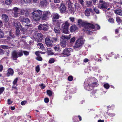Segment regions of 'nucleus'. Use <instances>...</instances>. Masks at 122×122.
Masks as SVG:
<instances>
[{
    "label": "nucleus",
    "mask_w": 122,
    "mask_h": 122,
    "mask_svg": "<svg viewBox=\"0 0 122 122\" xmlns=\"http://www.w3.org/2000/svg\"><path fill=\"white\" fill-rule=\"evenodd\" d=\"M109 6V3L107 2H103L102 4H99L98 7L99 8L103 10L107 9Z\"/></svg>",
    "instance_id": "obj_12"
},
{
    "label": "nucleus",
    "mask_w": 122,
    "mask_h": 122,
    "mask_svg": "<svg viewBox=\"0 0 122 122\" xmlns=\"http://www.w3.org/2000/svg\"><path fill=\"white\" fill-rule=\"evenodd\" d=\"M36 59L37 60L40 61H41L42 60V58L40 56H37L36 58Z\"/></svg>",
    "instance_id": "obj_40"
},
{
    "label": "nucleus",
    "mask_w": 122,
    "mask_h": 122,
    "mask_svg": "<svg viewBox=\"0 0 122 122\" xmlns=\"http://www.w3.org/2000/svg\"><path fill=\"white\" fill-rule=\"evenodd\" d=\"M69 19L70 20L71 22H73L74 21L75 18L74 17H70L69 18Z\"/></svg>",
    "instance_id": "obj_47"
},
{
    "label": "nucleus",
    "mask_w": 122,
    "mask_h": 122,
    "mask_svg": "<svg viewBox=\"0 0 122 122\" xmlns=\"http://www.w3.org/2000/svg\"><path fill=\"white\" fill-rule=\"evenodd\" d=\"M40 86L42 87L41 88V89H44L45 88V86L44 84H41Z\"/></svg>",
    "instance_id": "obj_58"
},
{
    "label": "nucleus",
    "mask_w": 122,
    "mask_h": 122,
    "mask_svg": "<svg viewBox=\"0 0 122 122\" xmlns=\"http://www.w3.org/2000/svg\"><path fill=\"white\" fill-rule=\"evenodd\" d=\"M34 41H29V44L30 45L33 44Z\"/></svg>",
    "instance_id": "obj_63"
},
{
    "label": "nucleus",
    "mask_w": 122,
    "mask_h": 122,
    "mask_svg": "<svg viewBox=\"0 0 122 122\" xmlns=\"http://www.w3.org/2000/svg\"><path fill=\"white\" fill-rule=\"evenodd\" d=\"M11 0H6L5 3L6 5H9L11 4Z\"/></svg>",
    "instance_id": "obj_32"
},
{
    "label": "nucleus",
    "mask_w": 122,
    "mask_h": 122,
    "mask_svg": "<svg viewBox=\"0 0 122 122\" xmlns=\"http://www.w3.org/2000/svg\"><path fill=\"white\" fill-rule=\"evenodd\" d=\"M72 49L71 48H66L64 49L62 53L61 54L62 56L66 57L70 55V53L72 52Z\"/></svg>",
    "instance_id": "obj_10"
},
{
    "label": "nucleus",
    "mask_w": 122,
    "mask_h": 122,
    "mask_svg": "<svg viewBox=\"0 0 122 122\" xmlns=\"http://www.w3.org/2000/svg\"><path fill=\"white\" fill-rule=\"evenodd\" d=\"M4 88L2 87L0 88V95L3 92L4 90Z\"/></svg>",
    "instance_id": "obj_49"
},
{
    "label": "nucleus",
    "mask_w": 122,
    "mask_h": 122,
    "mask_svg": "<svg viewBox=\"0 0 122 122\" xmlns=\"http://www.w3.org/2000/svg\"><path fill=\"white\" fill-rule=\"evenodd\" d=\"M23 53L26 56L28 55L29 54V52L26 51H22Z\"/></svg>",
    "instance_id": "obj_48"
},
{
    "label": "nucleus",
    "mask_w": 122,
    "mask_h": 122,
    "mask_svg": "<svg viewBox=\"0 0 122 122\" xmlns=\"http://www.w3.org/2000/svg\"><path fill=\"white\" fill-rule=\"evenodd\" d=\"M25 3H30L31 1V0H23Z\"/></svg>",
    "instance_id": "obj_56"
},
{
    "label": "nucleus",
    "mask_w": 122,
    "mask_h": 122,
    "mask_svg": "<svg viewBox=\"0 0 122 122\" xmlns=\"http://www.w3.org/2000/svg\"><path fill=\"white\" fill-rule=\"evenodd\" d=\"M55 61V60L53 58H51L49 61V62L50 63H53Z\"/></svg>",
    "instance_id": "obj_37"
},
{
    "label": "nucleus",
    "mask_w": 122,
    "mask_h": 122,
    "mask_svg": "<svg viewBox=\"0 0 122 122\" xmlns=\"http://www.w3.org/2000/svg\"><path fill=\"white\" fill-rule=\"evenodd\" d=\"M104 86L105 88L106 89H108L109 88L110 86L108 83H106L104 85Z\"/></svg>",
    "instance_id": "obj_36"
},
{
    "label": "nucleus",
    "mask_w": 122,
    "mask_h": 122,
    "mask_svg": "<svg viewBox=\"0 0 122 122\" xmlns=\"http://www.w3.org/2000/svg\"><path fill=\"white\" fill-rule=\"evenodd\" d=\"M75 41V37H73V38H71L70 41L71 43L74 42Z\"/></svg>",
    "instance_id": "obj_51"
},
{
    "label": "nucleus",
    "mask_w": 122,
    "mask_h": 122,
    "mask_svg": "<svg viewBox=\"0 0 122 122\" xmlns=\"http://www.w3.org/2000/svg\"><path fill=\"white\" fill-rule=\"evenodd\" d=\"M70 25V23L68 22L67 21H66L62 24L61 27L63 29V33L66 34L69 33V32L68 30Z\"/></svg>",
    "instance_id": "obj_8"
},
{
    "label": "nucleus",
    "mask_w": 122,
    "mask_h": 122,
    "mask_svg": "<svg viewBox=\"0 0 122 122\" xmlns=\"http://www.w3.org/2000/svg\"><path fill=\"white\" fill-rule=\"evenodd\" d=\"M59 17V15L58 14L56 13L54 14L53 16V19L54 22L56 20V19H58Z\"/></svg>",
    "instance_id": "obj_24"
},
{
    "label": "nucleus",
    "mask_w": 122,
    "mask_h": 122,
    "mask_svg": "<svg viewBox=\"0 0 122 122\" xmlns=\"http://www.w3.org/2000/svg\"><path fill=\"white\" fill-rule=\"evenodd\" d=\"M4 36V33L0 29V38H3Z\"/></svg>",
    "instance_id": "obj_33"
},
{
    "label": "nucleus",
    "mask_w": 122,
    "mask_h": 122,
    "mask_svg": "<svg viewBox=\"0 0 122 122\" xmlns=\"http://www.w3.org/2000/svg\"><path fill=\"white\" fill-rule=\"evenodd\" d=\"M36 71L37 72H38L40 70V68L39 66H37L36 68Z\"/></svg>",
    "instance_id": "obj_46"
},
{
    "label": "nucleus",
    "mask_w": 122,
    "mask_h": 122,
    "mask_svg": "<svg viewBox=\"0 0 122 122\" xmlns=\"http://www.w3.org/2000/svg\"><path fill=\"white\" fill-rule=\"evenodd\" d=\"M54 2L55 3H59L60 2V0H53Z\"/></svg>",
    "instance_id": "obj_61"
},
{
    "label": "nucleus",
    "mask_w": 122,
    "mask_h": 122,
    "mask_svg": "<svg viewBox=\"0 0 122 122\" xmlns=\"http://www.w3.org/2000/svg\"><path fill=\"white\" fill-rule=\"evenodd\" d=\"M49 101V99L47 98H46L44 99V101L46 103H48Z\"/></svg>",
    "instance_id": "obj_59"
},
{
    "label": "nucleus",
    "mask_w": 122,
    "mask_h": 122,
    "mask_svg": "<svg viewBox=\"0 0 122 122\" xmlns=\"http://www.w3.org/2000/svg\"><path fill=\"white\" fill-rule=\"evenodd\" d=\"M51 15L49 11H42V14L41 16V19L42 20H46Z\"/></svg>",
    "instance_id": "obj_9"
},
{
    "label": "nucleus",
    "mask_w": 122,
    "mask_h": 122,
    "mask_svg": "<svg viewBox=\"0 0 122 122\" xmlns=\"http://www.w3.org/2000/svg\"><path fill=\"white\" fill-rule=\"evenodd\" d=\"M48 53L51 55L53 54V53L52 52V50L50 48H48L47 49Z\"/></svg>",
    "instance_id": "obj_34"
},
{
    "label": "nucleus",
    "mask_w": 122,
    "mask_h": 122,
    "mask_svg": "<svg viewBox=\"0 0 122 122\" xmlns=\"http://www.w3.org/2000/svg\"><path fill=\"white\" fill-rule=\"evenodd\" d=\"M47 93L49 96H52V92L50 90H48L47 91Z\"/></svg>",
    "instance_id": "obj_31"
},
{
    "label": "nucleus",
    "mask_w": 122,
    "mask_h": 122,
    "mask_svg": "<svg viewBox=\"0 0 122 122\" xmlns=\"http://www.w3.org/2000/svg\"><path fill=\"white\" fill-rule=\"evenodd\" d=\"M0 47L1 48L3 49H7L8 47V46L6 45H1Z\"/></svg>",
    "instance_id": "obj_38"
},
{
    "label": "nucleus",
    "mask_w": 122,
    "mask_h": 122,
    "mask_svg": "<svg viewBox=\"0 0 122 122\" xmlns=\"http://www.w3.org/2000/svg\"><path fill=\"white\" fill-rule=\"evenodd\" d=\"M40 3L42 6H45L48 4V2L47 0H41Z\"/></svg>",
    "instance_id": "obj_18"
},
{
    "label": "nucleus",
    "mask_w": 122,
    "mask_h": 122,
    "mask_svg": "<svg viewBox=\"0 0 122 122\" xmlns=\"http://www.w3.org/2000/svg\"><path fill=\"white\" fill-rule=\"evenodd\" d=\"M35 54L37 56H40L39 54H40V51H36L35 52Z\"/></svg>",
    "instance_id": "obj_54"
},
{
    "label": "nucleus",
    "mask_w": 122,
    "mask_h": 122,
    "mask_svg": "<svg viewBox=\"0 0 122 122\" xmlns=\"http://www.w3.org/2000/svg\"><path fill=\"white\" fill-rule=\"evenodd\" d=\"M119 29V28H117V29H116L115 30V33L116 34H117V33L118 32L119 30L118 29Z\"/></svg>",
    "instance_id": "obj_64"
},
{
    "label": "nucleus",
    "mask_w": 122,
    "mask_h": 122,
    "mask_svg": "<svg viewBox=\"0 0 122 122\" xmlns=\"http://www.w3.org/2000/svg\"><path fill=\"white\" fill-rule=\"evenodd\" d=\"M13 25L15 27L16 29L19 28L20 27H22L20 24L17 22L16 21L13 22Z\"/></svg>",
    "instance_id": "obj_16"
},
{
    "label": "nucleus",
    "mask_w": 122,
    "mask_h": 122,
    "mask_svg": "<svg viewBox=\"0 0 122 122\" xmlns=\"http://www.w3.org/2000/svg\"><path fill=\"white\" fill-rule=\"evenodd\" d=\"M115 12L116 14L122 16V11L120 10H117L115 11Z\"/></svg>",
    "instance_id": "obj_28"
},
{
    "label": "nucleus",
    "mask_w": 122,
    "mask_h": 122,
    "mask_svg": "<svg viewBox=\"0 0 122 122\" xmlns=\"http://www.w3.org/2000/svg\"><path fill=\"white\" fill-rule=\"evenodd\" d=\"M8 73L7 74V76H9L10 75H12L14 73V71L13 70L9 68L8 69Z\"/></svg>",
    "instance_id": "obj_25"
},
{
    "label": "nucleus",
    "mask_w": 122,
    "mask_h": 122,
    "mask_svg": "<svg viewBox=\"0 0 122 122\" xmlns=\"http://www.w3.org/2000/svg\"><path fill=\"white\" fill-rule=\"evenodd\" d=\"M68 79L69 81H71L72 80L73 77L71 76H70L68 77Z\"/></svg>",
    "instance_id": "obj_44"
},
{
    "label": "nucleus",
    "mask_w": 122,
    "mask_h": 122,
    "mask_svg": "<svg viewBox=\"0 0 122 122\" xmlns=\"http://www.w3.org/2000/svg\"><path fill=\"white\" fill-rule=\"evenodd\" d=\"M75 5L76 10L78 11H80L81 10V7L78 5Z\"/></svg>",
    "instance_id": "obj_27"
},
{
    "label": "nucleus",
    "mask_w": 122,
    "mask_h": 122,
    "mask_svg": "<svg viewBox=\"0 0 122 122\" xmlns=\"http://www.w3.org/2000/svg\"><path fill=\"white\" fill-rule=\"evenodd\" d=\"M45 42L47 46L51 47L52 46L53 43V41H50L48 38H46L45 39Z\"/></svg>",
    "instance_id": "obj_14"
},
{
    "label": "nucleus",
    "mask_w": 122,
    "mask_h": 122,
    "mask_svg": "<svg viewBox=\"0 0 122 122\" xmlns=\"http://www.w3.org/2000/svg\"><path fill=\"white\" fill-rule=\"evenodd\" d=\"M57 27L56 26L54 28V31L56 33H59V30H60V27Z\"/></svg>",
    "instance_id": "obj_29"
},
{
    "label": "nucleus",
    "mask_w": 122,
    "mask_h": 122,
    "mask_svg": "<svg viewBox=\"0 0 122 122\" xmlns=\"http://www.w3.org/2000/svg\"><path fill=\"white\" fill-rule=\"evenodd\" d=\"M13 9L14 11V16L16 17L19 16L20 15H22L24 14H27L28 13V11L26 9H21L19 8L15 7Z\"/></svg>",
    "instance_id": "obj_2"
},
{
    "label": "nucleus",
    "mask_w": 122,
    "mask_h": 122,
    "mask_svg": "<svg viewBox=\"0 0 122 122\" xmlns=\"http://www.w3.org/2000/svg\"><path fill=\"white\" fill-rule=\"evenodd\" d=\"M77 29V27L75 25L71 26L70 28V30L71 32H73L75 31Z\"/></svg>",
    "instance_id": "obj_23"
},
{
    "label": "nucleus",
    "mask_w": 122,
    "mask_h": 122,
    "mask_svg": "<svg viewBox=\"0 0 122 122\" xmlns=\"http://www.w3.org/2000/svg\"><path fill=\"white\" fill-rule=\"evenodd\" d=\"M116 20L117 22L119 24H120V23H122V20L119 17H116Z\"/></svg>",
    "instance_id": "obj_30"
},
{
    "label": "nucleus",
    "mask_w": 122,
    "mask_h": 122,
    "mask_svg": "<svg viewBox=\"0 0 122 122\" xmlns=\"http://www.w3.org/2000/svg\"><path fill=\"white\" fill-rule=\"evenodd\" d=\"M4 53V52L3 50H2L0 47V54L2 55Z\"/></svg>",
    "instance_id": "obj_55"
},
{
    "label": "nucleus",
    "mask_w": 122,
    "mask_h": 122,
    "mask_svg": "<svg viewBox=\"0 0 122 122\" xmlns=\"http://www.w3.org/2000/svg\"><path fill=\"white\" fill-rule=\"evenodd\" d=\"M36 45L38 48L39 49L44 50L45 49V47L41 43H37Z\"/></svg>",
    "instance_id": "obj_19"
},
{
    "label": "nucleus",
    "mask_w": 122,
    "mask_h": 122,
    "mask_svg": "<svg viewBox=\"0 0 122 122\" xmlns=\"http://www.w3.org/2000/svg\"><path fill=\"white\" fill-rule=\"evenodd\" d=\"M16 29V34L17 35H19L20 34V31L19 29V28H17Z\"/></svg>",
    "instance_id": "obj_52"
},
{
    "label": "nucleus",
    "mask_w": 122,
    "mask_h": 122,
    "mask_svg": "<svg viewBox=\"0 0 122 122\" xmlns=\"http://www.w3.org/2000/svg\"><path fill=\"white\" fill-rule=\"evenodd\" d=\"M94 27L93 28H89V30L90 29H93L95 27H96V28H97V30L99 29L100 28V26L97 24L95 26H94Z\"/></svg>",
    "instance_id": "obj_35"
},
{
    "label": "nucleus",
    "mask_w": 122,
    "mask_h": 122,
    "mask_svg": "<svg viewBox=\"0 0 122 122\" xmlns=\"http://www.w3.org/2000/svg\"><path fill=\"white\" fill-rule=\"evenodd\" d=\"M59 10L61 13H65L66 12V7L64 4H61V5L59 7Z\"/></svg>",
    "instance_id": "obj_13"
},
{
    "label": "nucleus",
    "mask_w": 122,
    "mask_h": 122,
    "mask_svg": "<svg viewBox=\"0 0 122 122\" xmlns=\"http://www.w3.org/2000/svg\"><path fill=\"white\" fill-rule=\"evenodd\" d=\"M20 20L22 22L25 23L26 24H28L30 22V21L29 19L25 18L24 16H20L19 18Z\"/></svg>",
    "instance_id": "obj_15"
},
{
    "label": "nucleus",
    "mask_w": 122,
    "mask_h": 122,
    "mask_svg": "<svg viewBox=\"0 0 122 122\" xmlns=\"http://www.w3.org/2000/svg\"><path fill=\"white\" fill-rule=\"evenodd\" d=\"M18 80V78H15L14 80V81L13 82V84L14 85H16V86H17V81Z\"/></svg>",
    "instance_id": "obj_39"
},
{
    "label": "nucleus",
    "mask_w": 122,
    "mask_h": 122,
    "mask_svg": "<svg viewBox=\"0 0 122 122\" xmlns=\"http://www.w3.org/2000/svg\"><path fill=\"white\" fill-rule=\"evenodd\" d=\"M57 27H60L61 24L62 22V21L61 20H56L55 21Z\"/></svg>",
    "instance_id": "obj_22"
},
{
    "label": "nucleus",
    "mask_w": 122,
    "mask_h": 122,
    "mask_svg": "<svg viewBox=\"0 0 122 122\" xmlns=\"http://www.w3.org/2000/svg\"><path fill=\"white\" fill-rule=\"evenodd\" d=\"M86 3L87 6H89L91 4L92 1H86Z\"/></svg>",
    "instance_id": "obj_43"
},
{
    "label": "nucleus",
    "mask_w": 122,
    "mask_h": 122,
    "mask_svg": "<svg viewBox=\"0 0 122 122\" xmlns=\"http://www.w3.org/2000/svg\"><path fill=\"white\" fill-rule=\"evenodd\" d=\"M26 101H23L21 103V105H24L26 103Z\"/></svg>",
    "instance_id": "obj_57"
},
{
    "label": "nucleus",
    "mask_w": 122,
    "mask_h": 122,
    "mask_svg": "<svg viewBox=\"0 0 122 122\" xmlns=\"http://www.w3.org/2000/svg\"><path fill=\"white\" fill-rule=\"evenodd\" d=\"M94 10L95 12L97 14H98L100 13L99 10L96 8L95 7L94 9Z\"/></svg>",
    "instance_id": "obj_42"
},
{
    "label": "nucleus",
    "mask_w": 122,
    "mask_h": 122,
    "mask_svg": "<svg viewBox=\"0 0 122 122\" xmlns=\"http://www.w3.org/2000/svg\"><path fill=\"white\" fill-rule=\"evenodd\" d=\"M51 41H53V42H56L57 41V39L56 38V37H53L52 38Z\"/></svg>",
    "instance_id": "obj_45"
},
{
    "label": "nucleus",
    "mask_w": 122,
    "mask_h": 122,
    "mask_svg": "<svg viewBox=\"0 0 122 122\" xmlns=\"http://www.w3.org/2000/svg\"><path fill=\"white\" fill-rule=\"evenodd\" d=\"M7 33L9 35V36L8 37V40L12 38H14V35L13 34L11 31H7Z\"/></svg>",
    "instance_id": "obj_20"
},
{
    "label": "nucleus",
    "mask_w": 122,
    "mask_h": 122,
    "mask_svg": "<svg viewBox=\"0 0 122 122\" xmlns=\"http://www.w3.org/2000/svg\"><path fill=\"white\" fill-rule=\"evenodd\" d=\"M42 11L39 10H35L32 13L33 18L35 21L39 20L41 18Z\"/></svg>",
    "instance_id": "obj_3"
},
{
    "label": "nucleus",
    "mask_w": 122,
    "mask_h": 122,
    "mask_svg": "<svg viewBox=\"0 0 122 122\" xmlns=\"http://www.w3.org/2000/svg\"><path fill=\"white\" fill-rule=\"evenodd\" d=\"M109 115L111 117H112L115 115V114L113 113H109Z\"/></svg>",
    "instance_id": "obj_60"
},
{
    "label": "nucleus",
    "mask_w": 122,
    "mask_h": 122,
    "mask_svg": "<svg viewBox=\"0 0 122 122\" xmlns=\"http://www.w3.org/2000/svg\"><path fill=\"white\" fill-rule=\"evenodd\" d=\"M108 21L112 23H114L113 19V18H109L108 20Z\"/></svg>",
    "instance_id": "obj_41"
},
{
    "label": "nucleus",
    "mask_w": 122,
    "mask_h": 122,
    "mask_svg": "<svg viewBox=\"0 0 122 122\" xmlns=\"http://www.w3.org/2000/svg\"><path fill=\"white\" fill-rule=\"evenodd\" d=\"M8 103V104L10 105L12 103L13 101L11 100L10 99H9L7 100Z\"/></svg>",
    "instance_id": "obj_50"
},
{
    "label": "nucleus",
    "mask_w": 122,
    "mask_h": 122,
    "mask_svg": "<svg viewBox=\"0 0 122 122\" xmlns=\"http://www.w3.org/2000/svg\"><path fill=\"white\" fill-rule=\"evenodd\" d=\"M91 84V83H90ZM91 84H88V85L87 86L88 88L90 87V89L89 90H91V89H93V87L94 86H96V83L95 82H93L92 83H91Z\"/></svg>",
    "instance_id": "obj_21"
},
{
    "label": "nucleus",
    "mask_w": 122,
    "mask_h": 122,
    "mask_svg": "<svg viewBox=\"0 0 122 122\" xmlns=\"http://www.w3.org/2000/svg\"><path fill=\"white\" fill-rule=\"evenodd\" d=\"M85 41L84 40L81 38L78 39L76 40L75 44L73 47L76 50H79Z\"/></svg>",
    "instance_id": "obj_4"
},
{
    "label": "nucleus",
    "mask_w": 122,
    "mask_h": 122,
    "mask_svg": "<svg viewBox=\"0 0 122 122\" xmlns=\"http://www.w3.org/2000/svg\"><path fill=\"white\" fill-rule=\"evenodd\" d=\"M2 19L5 22H7L9 20V18L7 15L6 14H3L2 16Z\"/></svg>",
    "instance_id": "obj_17"
},
{
    "label": "nucleus",
    "mask_w": 122,
    "mask_h": 122,
    "mask_svg": "<svg viewBox=\"0 0 122 122\" xmlns=\"http://www.w3.org/2000/svg\"><path fill=\"white\" fill-rule=\"evenodd\" d=\"M71 35L69 36L62 35L61 37L60 40V44L62 47L63 48L65 47L66 46V41L65 39H69L71 38Z\"/></svg>",
    "instance_id": "obj_6"
},
{
    "label": "nucleus",
    "mask_w": 122,
    "mask_h": 122,
    "mask_svg": "<svg viewBox=\"0 0 122 122\" xmlns=\"http://www.w3.org/2000/svg\"><path fill=\"white\" fill-rule=\"evenodd\" d=\"M79 1L80 3L82 5L84 4V1L83 0H79Z\"/></svg>",
    "instance_id": "obj_62"
},
{
    "label": "nucleus",
    "mask_w": 122,
    "mask_h": 122,
    "mask_svg": "<svg viewBox=\"0 0 122 122\" xmlns=\"http://www.w3.org/2000/svg\"><path fill=\"white\" fill-rule=\"evenodd\" d=\"M48 25L46 24H40L38 27V29L40 30L46 31L48 30Z\"/></svg>",
    "instance_id": "obj_11"
},
{
    "label": "nucleus",
    "mask_w": 122,
    "mask_h": 122,
    "mask_svg": "<svg viewBox=\"0 0 122 122\" xmlns=\"http://www.w3.org/2000/svg\"><path fill=\"white\" fill-rule=\"evenodd\" d=\"M77 25L79 26H82L84 28V31L91 34L92 32L89 30V28H93L94 27V25L91 23H88L87 22L83 21L81 20H79L77 22Z\"/></svg>",
    "instance_id": "obj_1"
},
{
    "label": "nucleus",
    "mask_w": 122,
    "mask_h": 122,
    "mask_svg": "<svg viewBox=\"0 0 122 122\" xmlns=\"http://www.w3.org/2000/svg\"><path fill=\"white\" fill-rule=\"evenodd\" d=\"M23 55L22 51L21 50L17 52L14 51L12 52L11 58L14 60H16L18 57H20Z\"/></svg>",
    "instance_id": "obj_5"
},
{
    "label": "nucleus",
    "mask_w": 122,
    "mask_h": 122,
    "mask_svg": "<svg viewBox=\"0 0 122 122\" xmlns=\"http://www.w3.org/2000/svg\"><path fill=\"white\" fill-rule=\"evenodd\" d=\"M91 11V9H87L85 11V14L87 16H89L90 15V11Z\"/></svg>",
    "instance_id": "obj_26"
},
{
    "label": "nucleus",
    "mask_w": 122,
    "mask_h": 122,
    "mask_svg": "<svg viewBox=\"0 0 122 122\" xmlns=\"http://www.w3.org/2000/svg\"><path fill=\"white\" fill-rule=\"evenodd\" d=\"M54 49L56 51H59V47L58 46H55L54 47Z\"/></svg>",
    "instance_id": "obj_53"
},
{
    "label": "nucleus",
    "mask_w": 122,
    "mask_h": 122,
    "mask_svg": "<svg viewBox=\"0 0 122 122\" xmlns=\"http://www.w3.org/2000/svg\"><path fill=\"white\" fill-rule=\"evenodd\" d=\"M33 37L36 41L39 42H41L43 38V36L41 33H34Z\"/></svg>",
    "instance_id": "obj_7"
}]
</instances>
